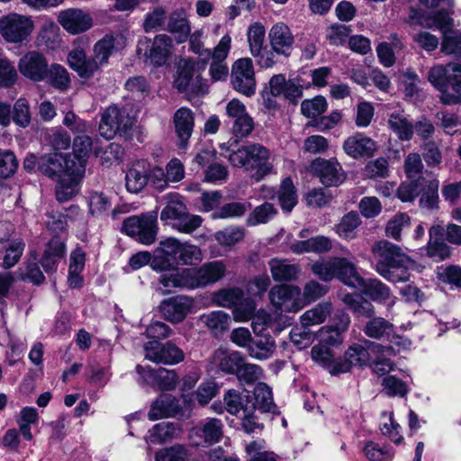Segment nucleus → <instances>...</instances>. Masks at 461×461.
<instances>
[{"mask_svg": "<svg viewBox=\"0 0 461 461\" xmlns=\"http://www.w3.org/2000/svg\"><path fill=\"white\" fill-rule=\"evenodd\" d=\"M38 164L41 173L57 180L56 196L59 202H67L78 193L84 176L81 163H72L70 158L54 152L41 157Z\"/></svg>", "mask_w": 461, "mask_h": 461, "instance_id": "nucleus-1", "label": "nucleus"}, {"mask_svg": "<svg viewBox=\"0 0 461 461\" xmlns=\"http://www.w3.org/2000/svg\"><path fill=\"white\" fill-rule=\"evenodd\" d=\"M226 272L227 265L223 260H213L206 262L197 268H184L165 273L159 277L158 290L166 294L176 287L187 289L205 287L222 279Z\"/></svg>", "mask_w": 461, "mask_h": 461, "instance_id": "nucleus-2", "label": "nucleus"}, {"mask_svg": "<svg viewBox=\"0 0 461 461\" xmlns=\"http://www.w3.org/2000/svg\"><path fill=\"white\" fill-rule=\"evenodd\" d=\"M375 260V270L392 283H404L410 280V271L416 268V263L400 247L387 240L375 242L371 249Z\"/></svg>", "mask_w": 461, "mask_h": 461, "instance_id": "nucleus-3", "label": "nucleus"}, {"mask_svg": "<svg viewBox=\"0 0 461 461\" xmlns=\"http://www.w3.org/2000/svg\"><path fill=\"white\" fill-rule=\"evenodd\" d=\"M438 12L428 14L411 8L408 21L411 25H420L428 28H437L442 33L441 51L446 55L461 56V32L453 30V19L450 17L451 7L446 5Z\"/></svg>", "mask_w": 461, "mask_h": 461, "instance_id": "nucleus-4", "label": "nucleus"}, {"mask_svg": "<svg viewBox=\"0 0 461 461\" xmlns=\"http://www.w3.org/2000/svg\"><path fill=\"white\" fill-rule=\"evenodd\" d=\"M202 259V250L197 246L168 238L160 241L159 246L156 249L151 267L156 271H167L174 268L179 263L193 265Z\"/></svg>", "mask_w": 461, "mask_h": 461, "instance_id": "nucleus-5", "label": "nucleus"}, {"mask_svg": "<svg viewBox=\"0 0 461 461\" xmlns=\"http://www.w3.org/2000/svg\"><path fill=\"white\" fill-rule=\"evenodd\" d=\"M428 81L440 93L445 104H456L461 101V65L449 63L447 67L435 65L428 72Z\"/></svg>", "mask_w": 461, "mask_h": 461, "instance_id": "nucleus-6", "label": "nucleus"}, {"mask_svg": "<svg viewBox=\"0 0 461 461\" xmlns=\"http://www.w3.org/2000/svg\"><path fill=\"white\" fill-rule=\"evenodd\" d=\"M268 149L259 144H252L242 147L229 155V161L238 167L245 170L257 169L252 176L257 181L272 171L273 165L269 161Z\"/></svg>", "mask_w": 461, "mask_h": 461, "instance_id": "nucleus-7", "label": "nucleus"}, {"mask_svg": "<svg viewBox=\"0 0 461 461\" xmlns=\"http://www.w3.org/2000/svg\"><path fill=\"white\" fill-rule=\"evenodd\" d=\"M201 68L193 59H182L176 64L173 86L179 92L202 94L207 91V83L201 76Z\"/></svg>", "mask_w": 461, "mask_h": 461, "instance_id": "nucleus-8", "label": "nucleus"}, {"mask_svg": "<svg viewBox=\"0 0 461 461\" xmlns=\"http://www.w3.org/2000/svg\"><path fill=\"white\" fill-rule=\"evenodd\" d=\"M312 272L321 280L328 282L338 278L349 286L357 269L356 265L346 258H331L329 260H318L312 264Z\"/></svg>", "mask_w": 461, "mask_h": 461, "instance_id": "nucleus-9", "label": "nucleus"}, {"mask_svg": "<svg viewBox=\"0 0 461 461\" xmlns=\"http://www.w3.org/2000/svg\"><path fill=\"white\" fill-rule=\"evenodd\" d=\"M33 30L34 22L29 15L9 13L0 16V36L7 43H23Z\"/></svg>", "mask_w": 461, "mask_h": 461, "instance_id": "nucleus-10", "label": "nucleus"}, {"mask_svg": "<svg viewBox=\"0 0 461 461\" xmlns=\"http://www.w3.org/2000/svg\"><path fill=\"white\" fill-rule=\"evenodd\" d=\"M385 351L387 355H393L392 348H385L380 344L365 342V346L359 344L351 345L344 353V357L339 358V374L347 373L353 366H364L371 363L373 354H378Z\"/></svg>", "mask_w": 461, "mask_h": 461, "instance_id": "nucleus-11", "label": "nucleus"}, {"mask_svg": "<svg viewBox=\"0 0 461 461\" xmlns=\"http://www.w3.org/2000/svg\"><path fill=\"white\" fill-rule=\"evenodd\" d=\"M122 230L145 245L152 244L157 236V212H149L124 220Z\"/></svg>", "mask_w": 461, "mask_h": 461, "instance_id": "nucleus-12", "label": "nucleus"}, {"mask_svg": "<svg viewBox=\"0 0 461 461\" xmlns=\"http://www.w3.org/2000/svg\"><path fill=\"white\" fill-rule=\"evenodd\" d=\"M273 307L280 312H297L305 307L301 288L292 285H277L268 294Z\"/></svg>", "mask_w": 461, "mask_h": 461, "instance_id": "nucleus-13", "label": "nucleus"}, {"mask_svg": "<svg viewBox=\"0 0 461 461\" xmlns=\"http://www.w3.org/2000/svg\"><path fill=\"white\" fill-rule=\"evenodd\" d=\"M133 122V117L129 115L125 108L120 109L116 105H111L102 115L99 131L103 137L109 140L117 133L125 134Z\"/></svg>", "mask_w": 461, "mask_h": 461, "instance_id": "nucleus-14", "label": "nucleus"}, {"mask_svg": "<svg viewBox=\"0 0 461 461\" xmlns=\"http://www.w3.org/2000/svg\"><path fill=\"white\" fill-rule=\"evenodd\" d=\"M172 50V40L166 34L157 35L153 41L144 37L139 41L137 45L138 55L147 57L155 67L165 65Z\"/></svg>", "mask_w": 461, "mask_h": 461, "instance_id": "nucleus-15", "label": "nucleus"}, {"mask_svg": "<svg viewBox=\"0 0 461 461\" xmlns=\"http://www.w3.org/2000/svg\"><path fill=\"white\" fill-rule=\"evenodd\" d=\"M230 82L240 94L250 97L255 95L257 83L253 62L249 58L237 59L231 68Z\"/></svg>", "mask_w": 461, "mask_h": 461, "instance_id": "nucleus-16", "label": "nucleus"}, {"mask_svg": "<svg viewBox=\"0 0 461 461\" xmlns=\"http://www.w3.org/2000/svg\"><path fill=\"white\" fill-rule=\"evenodd\" d=\"M145 358L161 365L173 366L185 359L184 351L171 341H149L144 345Z\"/></svg>", "mask_w": 461, "mask_h": 461, "instance_id": "nucleus-17", "label": "nucleus"}, {"mask_svg": "<svg viewBox=\"0 0 461 461\" xmlns=\"http://www.w3.org/2000/svg\"><path fill=\"white\" fill-rule=\"evenodd\" d=\"M225 113L232 123L231 130L236 137L243 138L251 133L254 121L240 100L233 98L229 101L225 107Z\"/></svg>", "mask_w": 461, "mask_h": 461, "instance_id": "nucleus-18", "label": "nucleus"}, {"mask_svg": "<svg viewBox=\"0 0 461 461\" xmlns=\"http://www.w3.org/2000/svg\"><path fill=\"white\" fill-rule=\"evenodd\" d=\"M309 170L327 186H338L346 179L340 164L335 159L327 160L318 158L311 163Z\"/></svg>", "mask_w": 461, "mask_h": 461, "instance_id": "nucleus-19", "label": "nucleus"}, {"mask_svg": "<svg viewBox=\"0 0 461 461\" xmlns=\"http://www.w3.org/2000/svg\"><path fill=\"white\" fill-rule=\"evenodd\" d=\"M58 23L69 34L83 33L93 27L92 16L79 8H68L59 13Z\"/></svg>", "mask_w": 461, "mask_h": 461, "instance_id": "nucleus-20", "label": "nucleus"}, {"mask_svg": "<svg viewBox=\"0 0 461 461\" xmlns=\"http://www.w3.org/2000/svg\"><path fill=\"white\" fill-rule=\"evenodd\" d=\"M48 61L40 51L31 50L25 53L18 62L20 73L26 78L41 82L46 77Z\"/></svg>", "mask_w": 461, "mask_h": 461, "instance_id": "nucleus-21", "label": "nucleus"}, {"mask_svg": "<svg viewBox=\"0 0 461 461\" xmlns=\"http://www.w3.org/2000/svg\"><path fill=\"white\" fill-rule=\"evenodd\" d=\"M222 436V423L215 418H209L194 427L189 438L194 445L213 444Z\"/></svg>", "mask_w": 461, "mask_h": 461, "instance_id": "nucleus-22", "label": "nucleus"}, {"mask_svg": "<svg viewBox=\"0 0 461 461\" xmlns=\"http://www.w3.org/2000/svg\"><path fill=\"white\" fill-rule=\"evenodd\" d=\"M350 318L341 313L333 325L322 326L316 333L319 342L333 348L340 347L344 342V333L348 330Z\"/></svg>", "mask_w": 461, "mask_h": 461, "instance_id": "nucleus-23", "label": "nucleus"}, {"mask_svg": "<svg viewBox=\"0 0 461 461\" xmlns=\"http://www.w3.org/2000/svg\"><path fill=\"white\" fill-rule=\"evenodd\" d=\"M194 307V301L191 297L185 295H178L165 300L160 310L164 318L172 322H181Z\"/></svg>", "mask_w": 461, "mask_h": 461, "instance_id": "nucleus-24", "label": "nucleus"}, {"mask_svg": "<svg viewBox=\"0 0 461 461\" xmlns=\"http://www.w3.org/2000/svg\"><path fill=\"white\" fill-rule=\"evenodd\" d=\"M351 282L354 285H349L350 287L361 291L364 294L370 297L373 301L385 302L390 298V288L382 283L379 279L371 278L364 279L356 269L354 277Z\"/></svg>", "mask_w": 461, "mask_h": 461, "instance_id": "nucleus-25", "label": "nucleus"}, {"mask_svg": "<svg viewBox=\"0 0 461 461\" xmlns=\"http://www.w3.org/2000/svg\"><path fill=\"white\" fill-rule=\"evenodd\" d=\"M268 37L275 53L289 56L294 38L288 25L282 22L275 23L269 31Z\"/></svg>", "mask_w": 461, "mask_h": 461, "instance_id": "nucleus-26", "label": "nucleus"}, {"mask_svg": "<svg viewBox=\"0 0 461 461\" xmlns=\"http://www.w3.org/2000/svg\"><path fill=\"white\" fill-rule=\"evenodd\" d=\"M149 164L146 160L133 162L126 172V189L133 194H138L144 189L149 183Z\"/></svg>", "mask_w": 461, "mask_h": 461, "instance_id": "nucleus-27", "label": "nucleus"}, {"mask_svg": "<svg viewBox=\"0 0 461 461\" xmlns=\"http://www.w3.org/2000/svg\"><path fill=\"white\" fill-rule=\"evenodd\" d=\"M245 357L239 351H228L223 348L216 349L212 356V365L225 374L236 375Z\"/></svg>", "mask_w": 461, "mask_h": 461, "instance_id": "nucleus-28", "label": "nucleus"}, {"mask_svg": "<svg viewBox=\"0 0 461 461\" xmlns=\"http://www.w3.org/2000/svg\"><path fill=\"white\" fill-rule=\"evenodd\" d=\"M115 38L113 34H106L93 47V57L90 58V65L94 75L104 66L108 64L109 59L114 50Z\"/></svg>", "mask_w": 461, "mask_h": 461, "instance_id": "nucleus-29", "label": "nucleus"}, {"mask_svg": "<svg viewBox=\"0 0 461 461\" xmlns=\"http://www.w3.org/2000/svg\"><path fill=\"white\" fill-rule=\"evenodd\" d=\"M176 133L179 139V148L185 149L194 128V115L190 109L179 108L174 115Z\"/></svg>", "mask_w": 461, "mask_h": 461, "instance_id": "nucleus-30", "label": "nucleus"}, {"mask_svg": "<svg viewBox=\"0 0 461 461\" xmlns=\"http://www.w3.org/2000/svg\"><path fill=\"white\" fill-rule=\"evenodd\" d=\"M331 248V240L323 235H318L304 240H295L290 246L292 252L294 254H321L330 251Z\"/></svg>", "mask_w": 461, "mask_h": 461, "instance_id": "nucleus-31", "label": "nucleus"}, {"mask_svg": "<svg viewBox=\"0 0 461 461\" xmlns=\"http://www.w3.org/2000/svg\"><path fill=\"white\" fill-rule=\"evenodd\" d=\"M345 152L354 158L372 156L376 150L375 142L362 134L351 136L343 144Z\"/></svg>", "mask_w": 461, "mask_h": 461, "instance_id": "nucleus-32", "label": "nucleus"}, {"mask_svg": "<svg viewBox=\"0 0 461 461\" xmlns=\"http://www.w3.org/2000/svg\"><path fill=\"white\" fill-rule=\"evenodd\" d=\"M180 411L178 400L170 394L160 395L151 405L149 418L151 420L171 417Z\"/></svg>", "mask_w": 461, "mask_h": 461, "instance_id": "nucleus-33", "label": "nucleus"}, {"mask_svg": "<svg viewBox=\"0 0 461 461\" xmlns=\"http://www.w3.org/2000/svg\"><path fill=\"white\" fill-rule=\"evenodd\" d=\"M312 359L326 368L331 375H339V358L335 359L333 349L318 341L311 350Z\"/></svg>", "mask_w": 461, "mask_h": 461, "instance_id": "nucleus-34", "label": "nucleus"}, {"mask_svg": "<svg viewBox=\"0 0 461 461\" xmlns=\"http://www.w3.org/2000/svg\"><path fill=\"white\" fill-rule=\"evenodd\" d=\"M268 265L271 276L276 282L296 280L301 273L300 266L291 264L287 259L273 258Z\"/></svg>", "mask_w": 461, "mask_h": 461, "instance_id": "nucleus-35", "label": "nucleus"}, {"mask_svg": "<svg viewBox=\"0 0 461 461\" xmlns=\"http://www.w3.org/2000/svg\"><path fill=\"white\" fill-rule=\"evenodd\" d=\"M65 257V244L59 238L50 240L44 250L41 264L46 272L56 270L59 260Z\"/></svg>", "mask_w": 461, "mask_h": 461, "instance_id": "nucleus-36", "label": "nucleus"}, {"mask_svg": "<svg viewBox=\"0 0 461 461\" xmlns=\"http://www.w3.org/2000/svg\"><path fill=\"white\" fill-rule=\"evenodd\" d=\"M67 62L71 69L77 73L81 78H90L94 76L93 68L90 65V58L81 47L71 50L67 58Z\"/></svg>", "mask_w": 461, "mask_h": 461, "instance_id": "nucleus-37", "label": "nucleus"}, {"mask_svg": "<svg viewBox=\"0 0 461 461\" xmlns=\"http://www.w3.org/2000/svg\"><path fill=\"white\" fill-rule=\"evenodd\" d=\"M361 218L357 212L346 213L333 230L344 240H352L357 237V229L361 225Z\"/></svg>", "mask_w": 461, "mask_h": 461, "instance_id": "nucleus-38", "label": "nucleus"}, {"mask_svg": "<svg viewBox=\"0 0 461 461\" xmlns=\"http://www.w3.org/2000/svg\"><path fill=\"white\" fill-rule=\"evenodd\" d=\"M199 322L214 335L221 334L230 326V317L223 311H213L199 317Z\"/></svg>", "mask_w": 461, "mask_h": 461, "instance_id": "nucleus-39", "label": "nucleus"}, {"mask_svg": "<svg viewBox=\"0 0 461 461\" xmlns=\"http://www.w3.org/2000/svg\"><path fill=\"white\" fill-rule=\"evenodd\" d=\"M276 342L268 335L258 337L249 345V355L257 360H266L270 358L276 351Z\"/></svg>", "mask_w": 461, "mask_h": 461, "instance_id": "nucleus-40", "label": "nucleus"}, {"mask_svg": "<svg viewBox=\"0 0 461 461\" xmlns=\"http://www.w3.org/2000/svg\"><path fill=\"white\" fill-rule=\"evenodd\" d=\"M331 312L332 305L330 303H320L300 316L301 324L304 328L321 324L330 315Z\"/></svg>", "mask_w": 461, "mask_h": 461, "instance_id": "nucleus-41", "label": "nucleus"}, {"mask_svg": "<svg viewBox=\"0 0 461 461\" xmlns=\"http://www.w3.org/2000/svg\"><path fill=\"white\" fill-rule=\"evenodd\" d=\"M47 83L54 88L65 92L71 84V79L67 68L58 63H52L47 67L46 77Z\"/></svg>", "mask_w": 461, "mask_h": 461, "instance_id": "nucleus-42", "label": "nucleus"}, {"mask_svg": "<svg viewBox=\"0 0 461 461\" xmlns=\"http://www.w3.org/2000/svg\"><path fill=\"white\" fill-rule=\"evenodd\" d=\"M180 431V429L172 422L162 421L156 424L149 430L145 440L148 444H161L167 439L175 438Z\"/></svg>", "mask_w": 461, "mask_h": 461, "instance_id": "nucleus-43", "label": "nucleus"}, {"mask_svg": "<svg viewBox=\"0 0 461 461\" xmlns=\"http://www.w3.org/2000/svg\"><path fill=\"white\" fill-rule=\"evenodd\" d=\"M420 184L422 187L420 204L423 208L436 209L438 205V186L439 182L438 179L426 180L420 178Z\"/></svg>", "mask_w": 461, "mask_h": 461, "instance_id": "nucleus-44", "label": "nucleus"}, {"mask_svg": "<svg viewBox=\"0 0 461 461\" xmlns=\"http://www.w3.org/2000/svg\"><path fill=\"white\" fill-rule=\"evenodd\" d=\"M390 129L402 140H409L413 135V125L402 112L392 113L388 119Z\"/></svg>", "mask_w": 461, "mask_h": 461, "instance_id": "nucleus-45", "label": "nucleus"}, {"mask_svg": "<svg viewBox=\"0 0 461 461\" xmlns=\"http://www.w3.org/2000/svg\"><path fill=\"white\" fill-rule=\"evenodd\" d=\"M255 406L262 412L277 413L271 388L265 383H258L254 389Z\"/></svg>", "mask_w": 461, "mask_h": 461, "instance_id": "nucleus-46", "label": "nucleus"}, {"mask_svg": "<svg viewBox=\"0 0 461 461\" xmlns=\"http://www.w3.org/2000/svg\"><path fill=\"white\" fill-rule=\"evenodd\" d=\"M92 151V140L88 135H77L73 142V158L72 163H81L84 172L86 171V163Z\"/></svg>", "mask_w": 461, "mask_h": 461, "instance_id": "nucleus-47", "label": "nucleus"}, {"mask_svg": "<svg viewBox=\"0 0 461 461\" xmlns=\"http://www.w3.org/2000/svg\"><path fill=\"white\" fill-rule=\"evenodd\" d=\"M393 325L384 318L376 317L369 321L364 328L366 336L374 339L390 338Z\"/></svg>", "mask_w": 461, "mask_h": 461, "instance_id": "nucleus-48", "label": "nucleus"}, {"mask_svg": "<svg viewBox=\"0 0 461 461\" xmlns=\"http://www.w3.org/2000/svg\"><path fill=\"white\" fill-rule=\"evenodd\" d=\"M411 227V218L408 214L399 212L392 217L385 227V234L387 237L395 240H400L402 232L409 230Z\"/></svg>", "mask_w": 461, "mask_h": 461, "instance_id": "nucleus-49", "label": "nucleus"}, {"mask_svg": "<svg viewBox=\"0 0 461 461\" xmlns=\"http://www.w3.org/2000/svg\"><path fill=\"white\" fill-rule=\"evenodd\" d=\"M278 200L282 210L286 212H290L296 205L297 194L290 178L283 180L279 189Z\"/></svg>", "mask_w": 461, "mask_h": 461, "instance_id": "nucleus-50", "label": "nucleus"}, {"mask_svg": "<svg viewBox=\"0 0 461 461\" xmlns=\"http://www.w3.org/2000/svg\"><path fill=\"white\" fill-rule=\"evenodd\" d=\"M266 30L262 23H254L248 29V42L250 53L254 57L259 56L265 42Z\"/></svg>", "mask_w": 461, "mask_h": 461, "instance_id": "nucleus-51", "label": "nucleus"}, {"mask_svg": "<svg viewBox=\"0 0 461 461\" xmlns=\"http://www.w3.org/2000/svg\"><path fill=\"white\" fill-rule=\"evenodd\" d=\"M328 108L326 99L321 95L305 99L301 104V113L303 116L314 119L321 115Z\"/></svg>", "mask_w": 461, "mask_h": 461, "instance_id": "nucleus-52", "label": "nucleus"}, {"mask_svg": "<svg viewBox=\"0 0 461 461\" xmlns=\"http://www.w3.org/2000/svg\"><path fill=\"white\" fill-rule=\"evenodd\" d=\"M251 207L249 203L231 202L223 204L212 213L213 219H229L243 216Z\"/></svg>", "mask_w": 461, "mask_h": 461, "instance_id": "nucleus-53", "label": "nucleus"}, {"mask_svg": "<svg viewBox=\"0 0 461 461\" xmlns=\"http://www.w3.org/2000/svg\"><path fill=\"white\" fill-rule=\"evenodd\" d=\"M276 209L270 203H264L263 204L256 207L247 218V224L249 226H256L258 224L267 223L276 214Z\"/></svg>", "mask_w": 461, "mask_h": 461, "instance_id": "nucleus-54", "label": "nucleus"}, {"mask_svg": "<svg viewBox=\"0 0 461 461\" xmlns=\"http://www.w3.org/2000/svg\"><path fill=\"white\" fill-rule=\"evenodd\" d=\"M363 452L370 461H391L394 456V452L390 447H381L373 441L366 443Z\"/></svg>", "mask_w": 461, "mask_h": 461, "instance_id": "nucleus-55", "label": "nucleus"}, {"mask_svg": "<svg viewBox=\"0 0 461 461\" xmlns=\"http://www.w3.org/2000/svg\"><path fill=\"white\" fill-rule=\"evenodd\" d=\"M168 31L176 35L178 43L185 41L190 34V26L188 21L184 15L174 14L170 16Z\"/></svg>", "mask_w": 461, "mask_h": 461, "instance_id": "nucleus-56", "label": "nucleus"}, {"mask_svg": "<svg viewBox=\"0 0 461 461\" xmlns=\"http://www.w3.org/2000/svg\"><path fill=\"white\" fill-rule=\"evenodd\" d=\"M111 201L103 192L93 191L88 197L89 212L92 215L99 216L108 212Z\"/></svg>", "mask_w": 461, "mask_h": 461, "instance_id": "nucleus-57", "label": "nucleus"}, {"mask_svg": "<svg viewBox=\"0 0 461 461\" xmlns=\"http://www.w3.org/2000/svg\"><path fill=\"white\" fill-rule=\"evenodd\" d=\"M383 391L389 396L403 397L408 393L405 382L394 375H386L381 382Z\"/></svg>", "mask_w": 461, "mask_h": 461, "instance_id": "nucleus-58", "label": "nucleus"}, {"mask_svg": "<svg viewBox=\"0 0 461 461\" xmlns=\"http://www.w3.org/2000/svg\"><path fill=\"white\" fill-rule=\"evenodd\" d=\"M17 79L18 74L13 63L0 54V87H11Z\"/></svg>", "mask_w": 461, "mask_h": 461, "instance_id": "nucleus-59", "label": "nucleus"}, {"mask_svg": "<svg viewBox=\"0 0 461 461\" xmlns=\"http://www.w3.org/2000/svg\"><path fill=\"white\" fill-rule=\"evenodd\" d=\"M343 301L347 303L357 316L371 317L375 313L374 306L366 302H361V298L355 294H346Z\"/></svg>", "mask_w": 461, "mask_h": 461, "instance_id": "nucleus-60", "label": "nucleus"}, {"mask_svg": "<svg viewBox=\"0 0 461 461\" xmlns=\"http://www.w3.org/2000/svg\"><path fill=\"white\" fill-rule=\"evenodd\" d=\"M179 382V378L175 370L166 368L157 369L156 386L162 391L174 390Z\"/></svg>", "mask_w": 461, "mask_h": 461, "instance_id": "nucleus-61", "label": "nucleus"}, {"mask_svg": "<svg viewBox=\"0 0 461 461\" xmlns=\"http://www.w3.org/2000/svg\"><path fill=\"white\" fill-rule=\"evenodd\" d=\"M215 240L222 246H232L244 237L241 227H230L215 233Z\"/></svg>", "mask_w": 461, "mask_h": 461, "instance_id": "nucleus-62", "label": "nucleus"}, {"mask_svg": "<svg viewBox=\"0 0 461 461\" xmlns=\"http://www.w3.org/2000/svg\"><path fill=\"white\" fill-rule=\"evenodd\" d=\"M186 212V207L179 199H172L167 203L160 213L162 221H176L178 222Z\"/></svg>", "mask_w": 461, "mask_h": 461, "instance_id": "nucleus-63", "label": "nucleus"}, {"mask_svg": "<svg viewBox=\"0 0 461 461\" xmlns=\"http://www.w3.org/2000/svg\"><path fill=\"white\" fill-rule=\"evenodd\" d=\"M262 368L255 364L242 362L236 375L240 382L252 384L262 376Z\"/></svg>", "mask_w": 461, "mask_h": 461, "instance_id": "nucleus-64", "label": "nucleus"}]
</instances>
